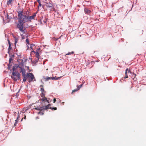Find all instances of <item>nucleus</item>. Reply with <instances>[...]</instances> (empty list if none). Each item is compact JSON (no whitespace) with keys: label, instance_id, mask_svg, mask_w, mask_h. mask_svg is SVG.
Segmentation results:
<instances>
[{"label":"nucleus","instance_id":"obj_1","mask_svg":"<svg viewBox=\"0 0 146 146\" xmlns=\"http://www.w3.org/2000/svg\"><path fill=\"white\" fill-rule=\"evenodd\" d=\"M23 10L18 12V21L17 25V28L19 29V31L24 34L25 33L26 29V28L24 24L28 21L27 16L25 15H24L23 14Z\"/></svg>","mask_w":146,"mask_h":146},{"label":"nucleus","instance_id":"obj_2","mask_svg":"<svg viewBox=\"0 0 146 146\" xmlns=\"http://www.w3.org/2000/svg\"><path fill=\"white\" fill-rule=\"evenodd\" d=\"M26 77L27 78V80L29 83L32 81H36L35 78L32 73H27Z\"/></svg>","mask_w":146,"mask_h":146},{"label":"nucleus","instance_id":"obj_3","mask_svg":"<svg viewBox=\"0 0 146 146\" xmlns=\"http://www.w3.org/2000/svg\"><path fill=\"white\" fill-rule=\"evenodd\" d=\"M11 77L14 81H16L17 79H20V74L18 72H13Z\"/></svg>","mask_w":146,"mask_h":146},{"label":"nucleus","instance_id":"obj_4","mask_svg":"<svg viewBox=\"0 0 146 146\" xmlns=\"http://www.w3.org/2000/svg\"><path fill=\"white\" fill-rule=\"evenodd\" d=\"M37 12L33 14L31 16H27V18L28 21L31 22V20L33 19H34L36 16V14Z\"/></svg>","mask_w":146,"mask_h":146},{"label":"nucleus","instance_id":"obj_5","mask_svg":"<svg viewBox=\"0 0 146 146\" xmlns=\"http://www.w3.org/2000/svg\"><path fill=\"white\" fill-rule=\"evenodd\" d=\"M21 68V72H22V75L23 76H26L25 74V70L23 68L21 67H19Z\"/></svg>","mask_w":146,"mask_h":146},{"label":"nucleus","instance_id":"obj_6","mask_svg":"<svg viewBox=\"0 0 146 146\" xmlns=\"http://www.w3.org/2000/svg\"><path fill=\"white\" fill-rule=\"evenodd\" d=\"M32 52L35 53L36 56V58H37V60H38L39 58V54L38 52V51H36L35 52L34 51H33Z\"/></svg>","mask_w":146,"mask_h":146},{"label":"nucleus","instance_id":"obj_7","mask_svg":"<svg viewBox=\"0 0 146 146\" xmlns=\"http://www.w3.org/2000/svg\"><path fill=\"white\" fill-rule=\"evenodd\" d=\"M46 6L48 7H53V5L52 4L50 3H46Z\"/></svg>","mask_w":146,"mask_h":146},{"label":"nucleus","instance_id":"obj_8","mask_svg":"<svg viewBox=\"0 0 146 146\" xmlns=\"http://www.w3.org/2000/svg\"><path fill=\"white\" fill-rule=\"evenodd\" d=\"M80 86H78L76 89H75L74 90H73L72 92L71 93V94H73V93L74 92H75L78 91L79 90L80 88Z\"/></svg>","mask_w":146,"mask_h":146},{"label":"nucleus","instance_id":"obj_9","mask_svg":"<svg viewBox=\"0 0 146 146\" xmlns=\"http://www.w3.org/2000/svg\"><path fill=\"white\" fill-rule=\"evenodd\" d=\"M84 11L86 14H89V13H90L91 12L90 11V10H88L86 8L84 9Z\"/></svg>","mask_w":146,"mask_h":146},{"label":"nucleus","instance_id":"obj_10","mask_svg":"<svg viewBox=\"0 0 146 146\" xmlns=\"http://www.w3.org/2000/svg\"><path fill=\"white\" fill-rule=\"evenodd\" d=\"M42 98L40 99V100L42 101H46L48 102V103H49L48 101L47 100L46 98L45 97H43Z\"/></svg>","mask_w":146,"mask_h":146},{"label":"nucleus","instance_id":"obj_11","mask_svg":"<svg viewBox=\"0 0 146 146\" xmlns=\"http://www.w3.org/2000/svg\"><path fill=\"white\" fill-rule=\"evenodd\" d=\"M51 105L50 104H48V105L46 106H45V110L49 109H50V108H51V107H50V106Z\"/></svg>","mask_w":146,"mask_h":146},{"label":"nucleus","instance_id":"obj_12","mask_svg":"<svg viewBox=\"0 0 146 146\" xmlns=\"http://www.w3.org/2000/svg\"><path fill=\"white\" fill-rule=\"evenodd\" d=\"M14 0H9L7 3V5H11L12 2L14 1Z\"/></svg>","mask_w":146,"mask_h":146},{"label":"nucleus","instance_id":"obj_13","mask_svg":"<svg viewBox=\"0 0 146 146\" xmlns=\"http://www.w3.org/2000/svg\"><path fill=\"white\" fill-rule=\"evenodd\" d=\"M45 106H42L41 107H40L39 110L42 111L43 110H45Z\"/></svg>","mask_w":146,"mask_h":146},{"label":"nucleus","instance_id":"obj_14","mask_svg":"<svg viewBox=\"0 0 146 146\" xmlns=\"http://www.w3.org/2000/svg\"><path fill=\"white\" fill-rule=\"evenodd\" d=\"M40 95L42 97H45V92H41Z\"/></svg>","mask_w":146,"mask_h":146},{"label":"nucleus","instance_id":"obj_15","mask_svg":"<svg viewBox=\"0 0 146 146\" xmlns=\"http://www.w3.org/2000/svg\"><path fill=\"white\" fill-rule=\"evenodd\" d=\"M130 72V70L128 69V68H127L125 71V75H127V72L129 73Z\"/></svg>","mask_w":146,"mask_h":146},{"label":"nucleus","instance_id":"obj_16","mask_svg":"<svg viewBox=\"0 0 146 146\" xmlns=\"http://www.w3.org/2000/svg\"><path fill=\"white\" fill-rule=\"evenodd\" d=\"M74 53V52L73 51L72 52H69L67 54H66L65 55V56L67 55H69L71 54H73Z\"/></svg>","mask_w":146,"mask_h":146},{"label":"nucleus","instance_id":"obj_17","mask_svg":"<svg viewBox=\"0 0 146 146\" xmlns=\"http://www.w3.org/2000/svg\"><path fill=\"white\" fill-rule=\"evenodd\" d=\"M23 82H25L26 81L27 79V78L26 77V76H23Z\"/></svg>","mask_w":146,"mask_h":146},{"label":"nucleus","instance_id":"obj_18","mask_svg":"<svg viewBox=\"0 0 146 146\" xmlns=\"http://www.w3.org/2000/svg\"><path fill=\"white\" fill-rule=\"evenodd\" d=\"M45 79L47 81L51 79V77H47L45 78Z\"/></svg>","mask_w":146,"mask_h":146},{"label":"nucleus","instance_id":"obj_19","mask_svg":"<svg viewBox=\"0 0 146 146\" xmlns=\"http://www.w3.org/2000/svg\"><path fill=\"white\" fill-rule=\"evenodd\" d=\"M40 90L41 91V92H45L44 89L42 88H41Z\"/></svg>","mask_w":146,"mask_h":146},{"label":"nucleus","instance_id":"obj_20","mask_svg":"<svg viewBox=\"0 0 146 146\" xmlns=\"http://www.w3.org/2000/svg\"><path fill=\"white\" fill-rule=\"evenodd\" d=\"M37 1H38V3H39V6L40 7H41L42 5L41 3V2L39 0H37Z\"/></svg>","mask_w":146,"mask_h":146},{"label":"nucleus","instance_id":"obj_21","mask_svg":"<svg viewBox=\"0 0 146 146\" xmlns=\"http://www.w3.org/2000/svg\"><path fill=\"white\" fill-rule=\"evenodd\" d=\"M15 122L14 124V126H15L17 124V123H18V120H15Z\"/></svg>","mask_w":146,"mask_h":146},{"label":"nucleus","instance_id":"obj_22","mask_svg":"<svg viewBox=\"0 0 146 146\" xmlns=\"http://www.w3.org/2000/svg\"><path fill=\"white\" fill-rule=\"evenodd\" d=\"M61 37V36H60V37H59L58 38H56V37H54L53 38V40H57L59 38H60V37Z\"/></svg>","mask_w":146,"mask_h":146},{"label":"nucleus","instance_id":"obj_23","mask_svg":"<svg viewBox=\"0 0 146 146\" xmlns=\"http://www.w3.org/2000/svg\"><path fill=\"white\" fill-rule=\"evenodd\" d=\"M59 78H56V79H55V77H51V79L52 80H57Z\"/></svg>","mask_w":146,"mask_h":146},{"label":"nucleus","instance_id":"obj_24","mask_svg":"<svg viewBox=\"0 0 146 146\" xmlns=\"http://www.w3.org/2000/svg\"><path fill=\"white\" fill-rule=\"evenodd\" d=\"M50 109L52 110H57V108L56 107H54V108L51 107V108H50Z\"/></svg>","mask_w":146,"mask_h":146},{"label":"nucleus","instance_id":"obj_25","mask_svg":"<svg viewBox=\"0 0 146 146\" xmlns=\"http://www.w3.org/2000/svg\"><path fill=\"white\" fill-rule=\"evenodd\" d=\"M38 114H40L41 115H43L44 114V113L43 112H41L40 111L38 113Z\"/></svg>","mask_w":146,"mask_h":146},{"label":"nucleus","instance_id":"obj_26","mask_svg":"<svg viewBox=\"0 0 146 146\" xmlns=\"http://www.w3.org/2000/svg\"><path fill=\"white\" fill-rule=\"evenodd\" d=\"M38 60H37V58H36L35 59V60H34V62H35V63H36L38 62Z\"/></svg>","mask_w":146,"mask_h":146},{"label":"nucleus","instance_id":"obj_27","mask_svg":"<svg viewBox=\"0 0 146 146\" xmlns=\"http://www.w3.org/2000/svg\"><path fill=\"white\" fill-rule=\"evenodd\" d=\"M39 108L40 107H37V108H35V109L36 110H39Z\"/></svg>","mask_w":146,"mask_h":146},{"label":"nucleus","instance_id":"obj_28","mask_svg":"<svg viewBox=\"0 0 146 146\" xmlns=\"http://www.w3.org/2000/svg\"><path fill=\"white\" fill-rule=\"evenodd\" d=\"M13 60V59H12V58H10L9 59V62L10 63L11 61V60Z\"/></svg>","mask_w":146,"mask_h":146},{"label":"nucleus","instance_id":"obj_29","mask_svg":"<svg viewBox=\"0 0 146 146\" xmlns=\"http://www.w3.org/2000/svg\"><path fill=\"white\" fill-rule=\"evenodd\" d=\"M8 43H9V47H10V46H11L10 42L9 40H8Z\"/></svg>","mask_w":146,"mask_h":146},{"label":"nucleus","instance_id":"obj_30","mask_svg":"<svg viewBox=\"0 0 146 146\" xmlns=\"http://www.w3.org/2000/svg\"><path fill=\"white\" fill-rule=\"evenodd\" d=\"M13 72H14V71L15 70V67H14L13 66Z\"/></svg>","mask_w":146,"mask_h":146},{"label":"nucleus","instance_id":"obj_31","mask_svg":"<svg viewBox=\"0 0 146 146\" xmlns=\"http://www.w3.org/2000/svg\"><path fill=\"white\" fill-rule=\"evenodd\" d=\"M128 78V75H125V76L124 77L125 78Z\"/></svg>","mask_w":146,"mask_h":146},{"label":"nucleus","instance_id":"obj_32","mask_svg":"<svg viewBox=\"0 0 146 146\" xmlns=\"http://www.w3.org/2000/svg\"><path fill=\"white\" fill-rule=\"evenodd\" d=\"M26 41L27 43L28 44L29 43V41L28 39H27L26 40Z\"/></svg>","mask_w":146,"mask_h":146},{"label":"nucleus","instance_id":"obj_33","mask_svg":"<svg viewBox=\"0 0 146 146\" xmlns=\"http://www.w3.org/2000/svg\"><path fill=\"white\" fill-rule=\"evenodd\" d=\"M56 101V99L54 98V100H53V102L54 103H55Z\"/></svg>","mask_w":146,"mask_h":146},{"label":"nucleus","instance_id":"obj_34","mask_svg":"<svg viewBox=\"0 0 146 146\" xmlns=\"http://www.w3.org/2000/svg\"><path fill=\"white\" fill-rule=\"evenodd\" d=\"M19 117H20L19 115H18L17 118V119L16 120H19Z\"/></svg>","mask_w":146,"mask_h":146},{"label":"nucleus","instance_id":"obj_35","mask_svg":"<svg viewBox=\"0 0 146 146\" xmlns=\"http://www.w3.org/2000/svg\"><path fill=\"white\" fill-rule=\"evenodd\" d=\"M21 36L22 37V38L23 39H24V38H24V37H23V34H21Z\"/></svg>","mask_w":146,"mask_h":146},{"label":"nucleus","instance_id":"obj_36","mask_svg":"<svg viewBox=\"0 0 146 146\" xmlns=\"http://www.w3.org/2000/svg\"><path fill=\"white\" fill-rule=\"evenodd\" d=\"M17 40L16 39L15 40V44H16L17 43Z\"/></svg>","mask_w":146,"mask_h":146},{"label":"nucleus","instance_id":"obj_37","mask_svg":"<svg viewBox=\"0 0 146 146\" xmlns=\"http://www.w3.org/2000/svg\"><path fill=\"white\" fill-rule=\"evenodd\" d=\"M30 48H31L32 50H33V49H32V46H30Z\"/></svg>","mask_w":146,"mask_h":146},{"label":"nucleus","instance_id":"obj_38","mask_svg":"<svg viewBox=\"0 0 146 146\" xmlns=\"http://www.w3.org/2000/svg\"><path fill=\"white\" fill-rule=\"evenodd\" d=\"M21 65H23V62H22V63H21Z\"/></svg>","mask_w":146,"mask_h":146},{"label":"nucleus","instance_id":"obj_39","mask_svg":"<svg viewBox=\"0 0 146 146\" xmlns=\"http://www.w3.org/2000/svg\"><path fill=\"white\" fill-rule=\"evenodd\" d=\"M26 116H25L24 117V119H26Z\"/></svg>","mask_w":146,"mask_h":146},{"label":"nucleus","instance_id":"obj_40","mask_svg":"<svg viewBox=\"0 0 146 146\" xmlns=\"http://www.w3.org/2000/svg\"><path fill=\"white\" fill-rule=\"evenodd\" d=\"M40 86H42V87H43V86L42 85H40Z\"/></svg>","mask_w":146,"mask_h":146},{"label":"nucleus","instance_id":"obj_41","mask_svg":"<svg viewBox=\"0 0 146 146\" xmlns=\"http://www.w3.org/2000/svg\"><path fill=\"white\" fill-rule=\"evenodd\" d=\"M23 119V118H22V120H22V119Z\"/></svg>","mask_w":146,"mask_h":146},{"label":"nucleus","instance_id":"obj_42","mask_svg":"<svg viewBox=\"0 0 146 146\" xmlns=\"http://www.w3.org/2000/svg\"><path fill=\"white\" fill-rule=\"evenodd\" d=\"M80 86H82V85H80Z\"/></svg>","mask_w":146,"mask_h":146},{"label":"nucleus","instance_id":"obj_43","mask_svg":"<svg viewBox=\"0 0 146 146\" xmlns=\"http://www.w3.org/2000/svg\"><path fill=\"white\" fill-rule=\"evenodd\" d=\"M64 102H63V104H64Z\"/></svg>","mask_w":146,"mask_h":146},{"label":"nucleus","instance_id":"obj_44","mask_svg":"<svg viewBox=\"0 0 146 146\" xmlns=\"http://www.w3.org/2000/svg\"><path fill=\"white\" fill-rule=\"evenodd\" d=\"M64 102H63V104H64Z\"/></svg>","mask_w":146,"mask_h":146}]
</instances>
